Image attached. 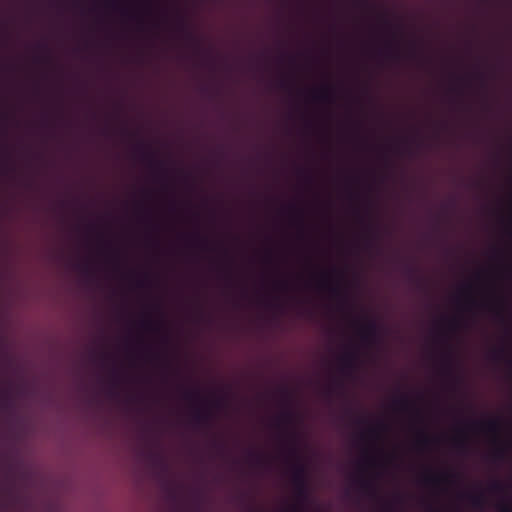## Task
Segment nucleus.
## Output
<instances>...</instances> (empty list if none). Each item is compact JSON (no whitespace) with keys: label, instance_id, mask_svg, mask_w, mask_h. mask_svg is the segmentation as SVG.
I'll return each mask as SVG.
<instances>
[{"label":"nucleus","instance_id":"obj_45","mask_svg":"<svg viewBox=\"0 0 512 512\" xmlns=\"http://www.w3.org/2000/svg\"><path fill=\"white\" fill-rule=\"evenodd\" d=\"M83 271H84V272H89V267H88V266H84V267H83Z\"/></svg>","mask_w":512,"mask_h":512},{"label":"nucleus","instance_id":"obj_23","mask_svg":"<svg viewBox=\"0 0 512 512\" xmlns=\"http://www.w3.org/2000/svg\"><path fill=\"white\" fill-rule=\"evenodd\" d=\"M504 349L503 348H496L493 349L490 353L491 359L494 361H500L503 359L504 356Z\"/></svg>","mask_w":512,"mask_h":512},{"label":"nucleus","instance_id":"obj_38","mask_svg":"<svg viewBox=\"0 0 512 512\" xmlns=\"http://www.w3.org/2000/svg\"><path fill=\"white\" fill-rule=\"evenodd\" d=\"M137 24H138V28L139 29H142L143 28V24H144V21L142 18H137Z\"/></svg>","mask_w":512,"mask_h":512},{"label":"nucleus","instance_id":"obj_19","mask_svg":"<svg viewBox=\"0 0 512 512\" xmlns=\"http://www.w3.org/2000/svg\"><path fill=\"white\" fill-rule=\"evenodd\" d=\"M432 442V439L426 434L424 433L423 431H421L419 434H418V437H417V440H416V444H417V447L418 448H426L430 445V443Z\"/></svg>","mask_w":512,"mask_h":512},{"label":"nucleus","instance_id":"obj_40","mask_svg":"<svg viewBox=\"0 0 512 512\" xmlns=\"http://www.w3.org/2000/svg\"><path fill=\"white\" fill-rule=\"evenodd\" d=\"M197 239L200 240V242L203 244V245H206L207 244V239L206 238H203V237H200L198 234L196 235Z\"/></svg>","mask_w":512,"mask_h":512},{"label":"nucleus","instance_id":"obj_17","mask_svg":"<svg viewBox=\"0 0 512 512\" xmlns=\"http://www.w3.org/2000/svg\"><path fill=\"white\" fill-rule=\"evenodd\" d=\"M141 326L145 330L158 331L161 328L162 323L159 321H153L152 319L147 318V319H144L143 321H141Z\"/></svg>","mask_w":512,"mask_h":512},{"label":"nucleus","instance_id":"obj_35","mask_svg":"<svg viewBox=\"0 0 512 512\" xmlns=\"http://www.w3.org/2000/svg\"><path fill=\"white\" fill-rule=\"evenodd\" d=\"M506 274L512 278V263L506 266Z\"/></svg>","mask_w":512,"mask_h":512},{"label":"nucleus","instance_id":"obj_36","mask_svg":"<svg viewBox=\"0 0 512 512\" xmlns=\"http://www.w3.org/2000/svg\"><path fill=\"white\" fill-rule=\"evenodd\" d=\"M449 326L451 329H455L458 326V321L453 319L449 322Z\"/></svg>","mask_w":512,"mask_h":512},{"label":"nucleus","instance_id":"obj_8","mask_svg":"<svg viewBox=\"0 0 512 512\" xmlns=\"http://www.w3.org/2000/svg\"><path fill=\"white\" fill-rule=\"evenodd\" d=\"M318 287L320 289H327L332 297L345 300V295L342 289L338 285H330V283L328 282V275L326 273L322 275V278L318 283Z\"/></svg>","mask_w":512,"mask_h":512},{"label":"nucleus","instance_id":"obj_16","mask_svg":"<svg viewBox=\"0 0 512 512\" xmlns=\"http://www.w3.org/2000/svg\"><path fill=\"white\" fill-rule=\"evenodd\" d=\"M494 507L497 512H512V497L497 501Z\"/></svg>","mask_w":512,"mask_h":512},{"label":"nucleus","instance_id":"obj_47","mask_svg":"<svg viewBox=\"0 0 512 512\" xmlns=\"http://www.w3.org/2000/svg\"><path fill=\"white\" fill-rule=\"evenodd\" d=\"M361 4H363V5H367V2H366V1H364V0H362V1H361Z\"/></svg>","mask_w":512,"mask_h":512},{"label":"nucleus","instance_id":"obj_9","mask_svg":"<svg viewBox=\"0 0 512 512\" xmlns=\"http://www.w3.org/2000/svg\"><path fill=\"white\" fill-rule=\"evenodd\" d=\"M453 363H454V359H453V353H452V350L451 349H448L443 355H442V365H441V370L443 372L444 375L448 376V377H452L454 379H457L454 375V371H453Z\"/></svg>","mask_w":512,"mask_h":512},{"label":"nucleus","instance_id":"obj_33","mask_svg":"<svg viewBox=\"0 0 512 512\" xmlns=\"http://www.w3.org/2000/svg\"><path fill=\"white\" fill-rule=\"evenodd\" d=\"M408 56L410 58H415L417 56V51H416L415 43L411 44V49H410V51L408 53Z\"/></svg>","mask_w":512,"mask_h":512},{"label":"nucleus","instance_id":"obj_1","mask_svg":"<svg viewBox=\"0 0 512 512\" xmlns=\"http://www.w3.org/2000/svg\"><path fill=\"white\" fill-rule=\"evenodd\" d=\"M289 448L288 455L293 459L291 464V482L294 487L296 498L299 502H307L310 496V489L307 478V469L302 462L297 447L298 435L294 430L288 432Z\"/></svg>","mask_w":512,"mask_h":512},{"label":"nucleus","instance_id":"obj_39","mask_svg":"<svg viewBox=\"0 0 512 512\" xmlns=\"http://www.w3.org/2000/svg\"><path fill=\"white\" fill-rule=\"evenodd\" d=\"M146 284V281L144 279H140L137 281V286L138 287H144Z\"/></svg>","mask_w":512,"mask_h":512},{"label":"nucleus","instance_id":"obj_24","mask_svg":"<svg viewBox=\"0 0 512 512\" xmlns=\"http://www.w3.org/2000/svg\"><path fill=\"white\" fill-rule=\"evenodd\" d=\"M249 459L255 464V465H262L264 463V457L261 454L250 452L249 453Z\"/></svg>","mask_w":512,"mask_h":512},{"label":"nucleus","instance_id":"obj_2","mask_svg":"<svg viewBox=\"0 0 512 512\" xmlns=\"http://www.w3.org/2000/svg\"><path fill=\"white\" fill-rule=\"evenodd\" d=\"M358 334L366 345L372 346L380 342V328L373 319H366L365 323L359 327Z\"/></svg>","mask_w":512,"mask_h":512},{"label":"nucleus","instance_id":"obj_30","mask_svg":"<svg viewBox=\"0 0 512 512\" xmlns=\"http://www.w3.org/2000/svg\"><path fill=\"white\" fill-rule=\"evenodd\" d=\"M405 272H406L407 276L409 277V279H413L415 277L416 270L414 267L407 265L405 267Z\"/></svg>","mask_w":512,"mask_h":512},{"label":"nucleus","instance_id":"obj_12","mask_svg":"<svg viewBox=\"0 0 512 512\" xmlns=\"http://www.w3.org/2000/svg\"><path fill=\"white\" fill-rule=\"evenodd\" d=\"M313 99L319 102H332L333 90L329 86L322 87L321 89L313 92Z\"/></svg>","mask_w":512,"mask_h":512},{"label":"nucleus","instance_id":"obj_15","mask_svg":"<svg viewBox=\"0 0 512 512\" xmlns=\"http://www.w3.org/2000/svg\"><path fill=\"white\" fill-rule=\"evenodd\" d=\"M393 406L397 410L407 411L412 408L413 404L406 395H401L393 400Z\"/></svg>","mask_w":512,"mask_h":512},{"label":"nucleus","instance_id":"obj_6","mask_svg":"<svg viewBox=\"0 0 512 512\" xmlns=\"http://www.w3.org/2000/svg\"><path fill=\"white\" fill-rule=\"evenodd\" d=\"M212 420V412L210 409L197 406L193 411V421L198 426H209Z\"/></svg>","mask_w":512,"mask_h":512},{"label":"nucleus","instance_id":"obj_28","mask_svg":"<svg viewBox=\"0 0 512 512\" xmlns=\"http://www.w3.org/2000/svg\"><path fill=\"white\" fill-rule=\"evenodd\" d=\"M455 445H456L458 448H460V449H462V448H464V447H465V439H464V437H463V431H462V430H459V437H457V438L455 439Z\"/></svg>","mask_w":512,"mask_h":512},{"label":"nucleus","instance_id":"obj_22","mask_svg":"<svg viewBox=\"0 0 512 512\" xmlns=\"http://www.w3.org/2000/svg\"><path fill=\"white\" fill-rule=\"evenodd\" d=\"M152 459H153V462L155 463V465L161 467L165 472L167 471L168 466L162 456H160L158 454H153Z\"/></svg>","mask_w":512,"mask_h":512},{"label":"nucleus","instance_id":"obj_25","mask_svg":"<svg viewBox=\"0 0 512 512\" xmlns=\"http://www.w3.org/2000/svg\"><path fill=\"white\" fill-rule=\"evenodd\" d=\"M489 488L492 492H503L504 491V485L499 480H494L490 483Z\"/></svg>","mask_w":512,"mask_h":512},{"label":"nucleus","instance_id":"obj_37","mask_svg":"<svg viewBox=\"0 0 512 512\" xmlns=\"http://www.w3.org/2000/svg\"><path fill=\"white\" fill-rule=\"evenodd\" d=\"M477 77L481 80L482 86H485L486 83H485V79H484V74L483 73H477Z\"/></svg>","mask_w":512,"mask_h":512},{"label":"nucleus","instance_id":"obj_5","mask_svg":"<svg viewBox=\"0 0 512 512\" xmlns=\"http://www.w3.org/2000/svg\"><path fill=\"white\" fill-rule=\"evenodd\" d=\"M457 476L458 475L455 473H442L439 475L427 474L423 477L422 480H423V483L427 486L437 487L441 483L451 482L452 480L456 479Z\"/></svg>","mask_w":512,"mask_h":512},{"label":"nucleus","instance_id":"obj_46","mask_svg":"<svg viewBox=\"0 0 512 512\" xmlns=\"http://www.w3.org/2000/svg\"><path fill=\"white\" fill-rule=\"evenodd\" d=\"M122 14H123L124 16H128V12H127V10H123V11H122Z\"/></svg>","mask_w":512,"mask_h":512},{"label":"nucleus","instance_id":"obj_3","mask_svg":"<svg viewBox=\"0 0 512 512\" xmlns=\"http://www.w3.org/2000/svg\"><path fill=\"white\" fill-rule=\"evenodd\" d=\"M340 370L348 376L357 368L358 353L356 350H347L340 358Z\"/></svg>","mask_w":512,"mask_h":512},{"label":"nucleus","instance_id":"obj_20","mask_svg":"<svg viewBox=\"0 0 512 512\" xmlns=\"http://www.w3.org/2000/svg\"><path fill=\"white\" fill-rule=\"evenodd\" d=\"M178 27H179L180 31H182L184 33L185 37L188 40L195 42L193 34L187 29L186 23L184 22V20L182 18L179 20Z\"/></svg>","mask_w":512,"mask_h":512},{"label":"nucleus","instance_id":"obj_11","mask_svg":"<svg viewBox=\"0 0 512 512\" xmlns=\"http://www.w3.org/2000/svg\"><path fill=\"white\" fill-rule=\"evenodd\" d=\"M295 419H296L295 413L292 410L287 409V410L283 411L277 417L276 422L279 427H282V426L291 427L294 425Z\"/></svg>","mask_w":512,"mask_h":512},{"label":"nucleus","instance_id":"obj_14","mask_svg":"<svg viewBox=\"0 0 512 512\" xmlns=\"http://www.w3.org/2000/svg\"><path fill=\"white\" fill-rule=\"evenodd\" d=\"M386 58L398 61L401 58L399 49L394 45L392 41H388L385 44V50L383 51Z\"/></svg>","mask_w":512,"mask_h":512},{"label":"nucleus","instance_id":"obj_29","mask_svg":"<svg viewBox=\"0 0 512 512\" xmlns=\"http://www.w3.org/2000/svg\"><path fill=\"white\" fill-rule=\"evenodd\" d=\"M1 407L6 409L10 406V399L8 398L6 393H2L0 395Z\"/></svg>","mask_w":512,"mask_h":512},{"label":"nucleus","instance_id":"obj_13","mask_svg":"<svg viewBox=\"0 0 512 512\" xmlns=\"http://www.w3.org/2000/svg\"><path fill=\"white\" fill-rule=\"evenodd\" d=\"M466 498L475 509L482 510L486 505V499L483 493L467 494Z\"/></svg>","mask_w":512,"mask_h":512},{"label":"nucleus","instance_id":"obj_10","mask_svg":"<svg viewBox=\"0 0 512 512\" xmlns=\"http://www.w3.org/2000/svg\"><path fill=\"white\" fill-rule=\"evenodd\" d=\"M360 489L368 496L375 497L377 495V487L375 482L370 478H360L358 480Z\"/></svg>","mask_w":512,"mask_h":512},{"label":"nucleus","instance_id":"obj_32","mask_svg":"<svg viewBox=\"0 0 512 512\" xmlns=\"http://www.w3.org/2000/svg\"><path fill=\"white\" fill-rule=\"evenodd\" d=\"M276 287L281 290H287L288 289V282L287 281H279L276 283Z\"/></svg>","mask_w":512,"mask_h":512},{"label":"nucleus","instance_id":"obj_18","mask_svg":"<svg viewBox=\"0 0 512 512\" xmlns=\"http://www.w3.org/2000/svg\"><path fill=\"white\" fill-rule=\"evenodd\" d=\"M183 397L188 401L201 400V392L198 388L195 389H187L183 393Z\"/></svg>","mask_w":512,"mask_h":512},{"label":"nucleus","instance_id":"obj_43","mask_svg":"<svg viewBox=\"0 0 512 512\" xmlns=\"http://www.w3.org/2000/svg\"><path fill=\"white\" fill-rule=\"evenodd\" d=\"M468 304H469L470 306H474V305H476L477 303H476V301H475L474 299L470 298V299L468 300Z\"/></svg>","mask_w":512,"mask_h":512},{"label":"nucleus","instance_id":"obj_34","mask_svg":"<svg viewBox=\"0 0 512 512\" xmlns=\"http://www.w3.org/2000/svg\"><path fill=\"white\" fill-rule=\"evenodd\" d=\"M381 20L383 21V23H384L386 26H388V27H391V26H392V24L390 23V21L387 19V17H386V16L381 15Z\"/></svg>","mask_w":512,"mask_h":512},{"label":"nucleus","instance_id":"obj_27","mask_svg":"<svg viewBox=\"0 0 512 512\" xmlns=\"http://www.w3.org/2000/svg\"><path fill=\"white\" fill-rule=\"evenodd\" d=\"M210 404L215 408H222L226 404V400L223 397H217L213 399Z\"/></svg>","mask_w":512,"mask_h":512},{"label":"nucleus","instance_id":"obj_7","mask_svg":"<svg viewBox=\"0 0 512 512\" xmlns=\"http://www.w3.org/2000/svg\"><path fill=\"white\" fill-rule=\"evenodd\" d=\"M137 150L142 151L143 160L148 161V163L151 167H157V168L162 169L163 171H166V169L164 168V162L155 159L154 153L150 151L147 144L140 142L137 145Z\"/></svg>","mask_w":512,"mask_h":512},{"label":"nucleus","instance_id":"obj_41","mask_svg":"<svg viewBox=\"0 0 512 512\" xmlns=\"http://www.w3.org/2000/svg\"><path fill=\"white\" fill-rule=\"evenodd\" d=\"M391 510H392L391 504H389V503L385 504L384 511L385 512H391Z\"/></svg>","mask_w":512,"mask_h":512},{"label":"nucleus","instance_id":"obj_4","mask_svg":"<svg viewBox=\"0 0 512 512\" xmlns=\"http://www.w3.org/2000/svg\"><path fill=\"white\" fill-rule=\"evenodd\" d=\"M465 426L471 430H481L489 433H497L500 428V423L497 419H490L485 422L470 421L467 422Z\"/></svg>","mask_w":512,"mask_h":512},{"label":"nucleus","instance_id":"obj_44","mask_svg":"<svg viewBox=\"0 0 512 512\" xmlns=\"http://www.w3.org/2000/svg\"><path fill=\"white\" fill-rule=\"evenodd\" d=\"M367 463H368L369 465H374V464H375V461H374V459L369 458V459L367 460Z\"/></svg>","mask_w":512,"mask_h":512},{"label":"nucleus","instance_id":"obj_21","mask_svg":"<svg viewBox=\"0 0 512 512\" xmlns=\"http://www.w3.org/2000/svg\"><path fill=\"white\" fill-rule=\"evenodd\" d=\"M508 445H501L497 447L493 453L495 459L502 460L505 457Z\"/></svg>","mask_w":512,"mask_h":512},{"label":"nucleus","instance_id":"obj_42","mask_svg":"<svg viewBox=\"0 0 512 512\" xmlns=\"http://www.w3.org/2000/svg\"><path fill=\"white\" fill-rule=\"evenodd\" d=\"M41 60L44 62H50L51 58H50V56L46 55V56L42 57Z\"/></svg>","mask_w":512,"mask_h":512},{"label":"nucleus","instance_id":"obj_31","mask_svg":"<svg viewBox=\"0 0 512 512\" xmlns=\"http://www.w3.org/2000/svg\"><path fill=\"white\" fill-rule=\"evenodd\" d=\"M377 236V233L375 231V229L373 227H369V239L367 240V245H371L372 244V241H371V237H376Z\"/></svg>","mask_w":512,"mask_h":512},{"label":"nucleus","instance_id":"obj_26","mask_svg":"<svg viewBox=\"0 0 512 512\" xmlns=\"http://www.w3.org/2000/svg\"><path fill=\"white\" fill-rule=\"evenodd\" d=\"M385 428V425L383 423H379L377 425V427H372L370 428L366 433H363L362 434V437L366 436V435H369V436H376L377 435V430L380 429V430H383Z\"/></svg>","mask_w":512,"mask_h":512}]
</instances>
